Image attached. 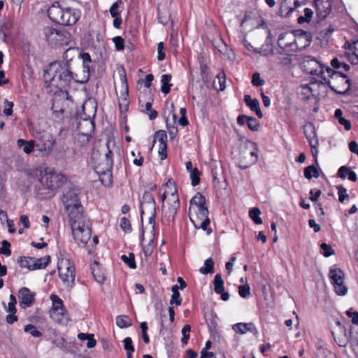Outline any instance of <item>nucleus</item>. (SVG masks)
Wrapping results in <instances>:
<instances>
[{
    "label": "nucleus",
    "mask_w": 358,
    "mask_h": 358,
    "mask_svg": "<svg viewBox=\"0 0 358 358\" xmlns=\"http://www.w3.org/2000/svg\"><path fill=\"white\" fill-rule=\"evenodd\" d=\"M180 206V199L174 200L172 203H171L168 208V209L164 213V217L169 222H174L175 217L177 214L178 210L179 209Z\"/></svg>",
    "instance_id": "obj_21"
},
{
    "label": "nucleus",
    "mask_w": 358,
    "mask_h": 358,
    "mask_svg": "<svg viewBox=\"0 0 358 358\" xmlns=\"http://www.w3.org/2000/svg\"><path fill=\"white\" fill-rule=\"evenodd\" d=\"M338 189V200L341 202H344L345 200H349V195L347 194V190L343 186H337Z\"/></svg>",
    "instance_id": "obj_64"
},
{
    "label": "nucleus",
    "mask_w": 358,
    "mask_h": 358,
    "mask_svg": "<svg viewBox=\"0 0 358 358\" xmlns=\"http://www.w3.org/2000/svg\"><path fill=\"white\" fill-rule=\"evenodd\" d=\"M80 16L81 12L79 9L64 7L60 24L63 26L73 25L78 21Z\"/></svg>",
    "instance_id": "obj_11"
},
{
    "label": "nucleus",
    "mask_w": 358,
    "mask_h": 358,
    "mask_svg": "<svg viewBox=\"0 0 358 358\" xmlns=\"http://www.w3.org/2000/svg\"><path fill=\"white\" fill-rule=\"evenodd\" d=\"M189 174H190L192 185L193 187L198 185L201 181V180H200L201 172L199 171L198 168H196V167L194 168V170H192L191 172H189Z\"/></svg>",
    "instance_id": "obj_46"
},
{
    "label": "nucleus",
    "mask_w": 358,
    "mask_h": 358,
    "mask_svg": "<svg viewBox=\"0 0 358 358\" xmlns=\"http://www.w3.org/2000/svg\"><path fill=\"white\" fill-rule=\"evenodd\" d=\"M110 142L109 141L106 143V147H107V152L105 154V169H106V173L104 175L107 176L108 180H101L102 184L105 185L106 187H110L113 185V175H112V170L113 168L114 162L113 159V152L109 148Z\"/></svg>",
    "instance_id": "obj_10"
},
{
    "label": "nucleus",
    "mask_w": 358,
    "mask_h": 358,
    "mask_svg": "<svg viewBox=\"0 0 358 358\" xmlns=\"http://www.w3.org/2000/svg\"><path fill=\"white\" fill-rule=\"evenodd\" d=\"M52 307L50 310V317L59 324H66L69 320V313L61 298L56 294H51Z\"/></svg>",
    "instance_id": "obj_4"
},
{
    "label": "nucleus",
    "mask_w": 358,
    "mask_h": 358,
    "mask_svg": "<svg viewBox=\"0 0 358 358\" xmlns=\"http://www.w3.org/2000/svg\"><path fill=\"white\" fill-rule=\"evenodd\" d=\"M68 266L66 268V272L65 273H62L61 272V268L59 266H57L59 275V278L64 282H67L69 285L70 288H73L75 285V277H76V271L73 265H71L69 260H68Z\"/></svg>",
    "instance_id": "obj_17"
},
{
    "label": "nucleus",
    "mask_w": 358,
    "mask_h": 358,
    "mask_svg": "<svg viewBox=\"0 0 358 358\" xmlns=\"http://www.w3.org/2000/svg\"><path fill=\"white\" fill-rule=\"evenodd\" d=\"M115 43V48L117 51H122L124 49V40L122 36H115L113 38Z\"/></svg>",
    "instance_id": "obj_62"
},
{
    "label": "nucleus",
    "mask_w": 358,
    "mask_h": 358,
    "mask_svg": "<svg viewBox=\"0 0 358 358\" xmlns=\"http://www.w3.org/2000/svg\"><path fill=\"white\" fill-rule=\"evenodd\" d=\"M295 10V8H292L288 6L287 0H285L280 6L277 15L282 17H288L291 13Z\"/></svg>",
    "instance_id": "obj_30"
},
{
    "label": "nucleus",
    "mask_w": 358,
    "mask_h": 358,
    "mask_svg": "<svg viewBox=\"0 0 358 358\" xmlns=\"http://www.w3.org/2000/svg\"><path fill=\"white\" fill-rule=\"evenodd\" d=\"M320 248L322 251V255L326 257H328L335 253L332 247L326 243H322L320 245Z\"/></svg>",
    "instance_id": "obj_61"
},
{
    "label": "nucleus",
    "mask_w": 358,
    "mask_h": 358,
    "mask_svg": "<svg viewBox=\"0 0 358 358\" xmlns=\"http://www.w3.org/2000/svg\"><path fill=\"white\" fill-rule=\"evenodd\" d=\"M191 331V326L189 324H185L182 329V338L181 343L182 345H187L189 339V332Z\"/></svg>",
    "instance_id": "obj_55"
},
{
    "label": "nucleus",
    "mask_w": 358,
    "mask_h": 358,
    "mask_svg": "<svg viewBox=\"0 0 358 358\" xmlns=\"http://www.w3.org/2000/svg\"><path fill=\"white\" fill-rule=\"evenodd\" d=\"M291 33L297 38L296 41L299 43L301 42V39L305 40V44L302 45V49H306L310 45L313 38L310 32L299 29L291 30Z\"/></svg>",
    "instance_id": "obj_19"
},
{
    "label": "nucleus",
    "mask_w": 358,
    "mask_h": 358,
    "mask_svg": "<svg viewBox=\"0 0 358 358\" xmlns=\"http://www.w3.org/2000/svg\"><path fill=\"white\" fill-rule=\"evenodd\" d=\"M334 31V28L332 25H329L328 28L320 31L317 36V39L320 40L322 43V45L326 46L329 45V38Z\"/></svg>",
    "instance_id": "obj_23"
},
{
    "label": "nucleus",
    "mask_w": 358,
    "mask_h": 358,
    "mask_svg": "<svg viewBox=\"0 0 358 358\" xmlns=\"http://www.w3.org/2000/svg\"><path fill=\"white\" fill-rule=\"evenodd\" d=\"M120 227L125 233H131L132 227L130 221L125 217L120 220Z\"/></svg>",
    "instance_id": "obj_60"
},
{
    "label": "nucleus",
    "mask_w": 358,
    "mask_h": 358,
    "mask_svg": "<svg viewBox=\"0 0 358 358\" xmlns=\"http://www.w3.org/2000/svg\"><path fill=\"white\" fill-rule=\"evenodd\" d=\"M171 15L169 13V11L164 10V11L162 10L159 8L157 9V19L158 22L161 23L164 25H166L169 19H170Z\"/></svg>",
    "instance_id": "obj_43"
},
{
    "label": "nucleus",
    "mask_w": 358,
    "mask_h": 358,
    "mask_svg": "<svg viewBox=\"0 0 358 358\" xmlns=\"http://www.w3.org/2000/svg\"><path fill=\"white\" fill-rule=\"evenodd\" d=\"M251 83L253 86L260 87L265 84V81L261 78L259 73L255 72L252 76Z\"/></svg>",
    "instance_id": "obj_58"
},
{
    "label": "nucleus",
    "mask_w": 358,
    "mask_h": 358,
    "mask_svg": "<svg viewBox=\"0 0 358 358\" xmlns=\"http://www.w3.org/2000/svg\"><path fill=\"white\" fill-rule=\"evenodd\" d=\"M37 138L39 142L36 144V150L44 152L46 155L49 154L55 143L53 136L49 132L43 131L38 134Z\"/></svg>",
    "instance_id": "obj_8"
},
{
    "label": "nucleus",
    "mask_w": 358,
    "mask_h": 358,
    "mask_svg": "<svg viewBox=\"0 0 358 358\" xmlns=\"http://www.w3.org/2000/svg\"><path fill=\"white\" fill-rule=\"evenodd\" d=\"M343 112L341 109L337 108V120L338 122L344 126L345 129L348 131L351 128V123L348 120L345 119L342 117Z\"/></svg>",
    "instance_id": "obj_48"
},
{
    "label": "nucleus",
    "mask_w": 358,
    "mask_h": 358,
    "mask_svg": "<svg viewBox=\"0 0 358 358\" xmlns=\"http://www.w3.org/2000/svg\"><path fill=\"white\" fill-rule=\"evenodd\" d=\"M316 13L319 20H323L331 11V2L329 0H315Z\"/></svg>",
    "instance_id": "obj_16"
},
{
    "label": "nucleus",
    "mask_w": 358,
    "mask_h": 358,
    "mask_svg": "<svg viewBox=\"0 0 358 358\" xmlns=\"http://www.w3.org/2000/svg\"><path fill=\"white\" fill-rule=\"evenodd\" d=\"M303 132L311 148L312 155L315 158V164L318 166L317 159L318 140L314 124L312 122L306 123L303 127Z\"/></svg>",
    "instance_id": "obj_6"
},
{
    "label": "nucleus",
    "mask_w": 358,
    "mask_h": 358,
    "mask_svg": "<svg viewBox=\"0 0 358 358\" xmlns=\"http://www.w3.org/2000/svg\"><path fill=\"white\" fill-rule=\"evenodd\" d=\"M244 101L252 111L257 109L259 106V101L257 99H252L251 96L248 94L244 96Z\"/></svg>",
    "instance_id": "obj_41"
},
{
    "label": "nucleus",
    "mask_w": 358,
    "mask_h": 358,
    "mask_svg": "<svg viewBox=\"0 0 358 358\" xmlns=\"http://www.w3.org/2000/svg\"><path fill=\"white\" fill-rule=\"evenodd\" d=\"M122 84L125 85V93L123 94L124 98L122 100V103H119L120 110L121 112L127 111L129 108V101L128 100L129 96V87L127 84V80L126 75L124 74L123 78H121Z\"/></svg>",
    "instance_id": "obj_24"
},
{
    "label": "nucleus",
    "mask_w": 358,
    "mask_h": 358,
    "mask_svg": "<svg viewBox=\"0 0 358 358\" xmlns=\"http://www.w3.org/2000/svg\"><path fill=\"white\" fill-rule=\"evenodd\" d=\"M81 192V189L76 186L69 188L63 194L62 202L64 207L71 206L74 205L76 203H81L79 199V195Z\"/></svg>",
    "instance_id": "obj_13"
},
{
    "label": "nucleus",
    "mask_w": 358,
    "mask_h": 358,
    "mask_svg": "<svg viewBox=\"0 0 358 358\" xmlns=\"http://www.w3.org/2000/svg\"><path fill=\"white\" fill-rule=\"evenodd\" d=\"M51 66L50 63L48 64V66L46 67V69L44 70L43 72V79L45 82V83H49L50 85H52L53 86H55V82L57 80L56 76H55V71L51 70L50 71Z\"/></svg>",
    "instance_id": "obj_28"
},
{
    "label": "nucleus",
    "mask_w": 358,
    "mask_h": 358,
    "mask_svg": "<svg viewBox=\"0 0 358 358\" xmlns=\"http://www.w3.org/2000/svg\"><path fill=\"white\" fill-rule=\"evenodd\" d=\"M337 76H339L340 77H341V82L343 83L345 85H346V88L343 89V90H337L336 91V93L337 94H345L348 92V91L350 90V80L343 73L337 71Z\"/></svg>",
    "instance_id": "obj_42"
},
{
    "label": "nucleus",
    "mask_w": 358,
    "mask_h": 358,
    "mask_svg": "<svg viewBox=\"0 0 358 358\" xmlns=\"http://www.w3.org/2000/svg\"><path fill=\"white\" fill-rule=\"evenodd\" d=\"M92 138L91 134L79 132L76 137V143L80 146L87 145Z\"/></svg>",
    "instance_id": "obj_39"
},
{
    "label": "nucleus",
    "mask_w": 358,
    "mask_h": 358,
    "mask_svg": "<svg viewBox=\"0 0 358 358\" xmlns=\"http://www.w3.org/2000/svg\"><path fill=\"white\" fill-rule=\"evenodd\" d=\"M316 83H310L306 85H301V88L303 90L302 94L306 95V99H309L310 96H315L316 94L315 93V90L314 87L317 86Z\"/></svg>",
    "instance_id": "obj_33"
},
{
    "label": "nucleus",
    "mask_w": 358,
    "mask_h": 358,
    "mask_svg": "<svg viewBox=\"0 0 358 358\" xmlns=\"http://www.w3.org/2000/svg\"><path fill=\"white\" fill-rule=\"evenodd\" d=\"M124 344V350L127 352V353L132 354L134 352L135 348L133 345L132 339L130 337H126L123 340Z\"/></svg>",
    "instance_id": "obj_57"
},
{
    "label": "nucleus",
    "mask_w": 358,
    "mask_h": 358,
    "mask_svg": "<svg viewBox=\"0 0 358 358\" xmlns=\"http://www.w3.org/2000/svg\"><path fill=\"white\" fill-rule=\"evenodd\" d=\"M345 55L352 64H358V40L354 41L352 44L346 41L343 45Z\"/></svg>",
    "instance_id": "obj_15"
},
{
    "label": "nucleus",
    "mask_w": 358,
    "mask_h": 358,
    "mask_svg": "<svg viewBox=\"0 0 358 358\" xmlns=\"http://www.w3.org/2000/svg\"><path fill=\"white\" fill-rule=\"evenodd\" d=\"M24 330L25 332L29 333L34 337L38 338L42 336V333L40 331H38L34 325L31 324L25 325Z\"/></svg>",
    "instance_id": "obj_50"
},
{
    "label": "nucleus",
    "mask_w": 358,
    "mask_h": 358,
    "mask_svg": "<svg viewBox=\"0 0 358 358\" xmlns=\"http://www.w3.org/2000/svg\"><path fill=\"white\" fill-rule=\"evenodd\" d=\"M171 74H163L162 76V86H161V91L164 94H167L171 91V87L172 86V84L170 83V81L171 80Z\"/></svg>",
    "instance_id": "obj_27"
},
{
    "label": "nucleus",
    "mask_w": 358,
    "mask_h": 358,
    "mask_svg": "<svg viewBox=\"0 0 358 358\" xmlns=\"http://www.w3.org/2000/svg\"><path fill=\"white\" fill-rule=\"evenodd\" d=\"M213 284L214 292L216 294L221 293L224 290V282L223 279L222 278L221 274L217 273L215 275Z\"/></svg>",
    "instance_id": "obj_31"
},
{
    "label": "nucleus",
    "mask_w": 358,
    "mask_h": 358,
    "mask_svg": "<svg viewBox=\"0 0 358 358\" xmlns=\"http://www.w3.org/2000/svg\"><path fill=\"white\" fill-rule=\"evenodd\" d=\"M301 66L303 69V71L310 75H317L320 76L321 78L329 85H330V81L328 80L327 81V78L325 76H323V66L322 64H320L315 58L312 56H306L303 58V62L301 63ZM331 90L336 92V88L334 86L329 85Z\"/></svg>",
    "instance_id": "obj_5"
},
{
    "label": "nucleus",
    "mask_w": 358,
    "mask_h": 358,
    "mask_svg": "<svg viewBox=\"0 0 358 358\" xmlns=\"http://www.w3.org/2000/svg\"><path fill=\"white\" fill-rule=\"evenodd\" d=\"M247 125L249 129L252 131H258L260 126L259 122L257 120V118L252 116H248Z\"/></svg>",
    "instance_id": "obj_49"
},
{
    "label": "nucleus",
    "mask_w": 358,
    "mask_h": 358,
    "mask_svg": "<svg viewBox=\"0 0 358 358\" xmlns=\"http://www.w3.org/2000/svg\"><path fill=\"white\" fill-rule=\"evenodd\" d=\"M143 206L148 210H157L156 202L154 198V196L150 192L145 191L142 199L140 203V214H141V222H143V216L144 215Z\"/></svg>",
    "instance_id": "obj_14"
},
{
    "label": "nucleus",
    "mask_w": 358,
    "mask_h": 358,
    "mask_svg": "<svg viewBox=\"0 0 358 358\" xmlns=\"http://www.w3.org/2000/svg\"><path fill=\"white\" fill-rule=\"evenodd\" d=\"M10 246L9 241L3 240L1 241V247L0 248V255H3L7 257L10 256L12 253Z\"/></svg>",
    "instance_id": "obj_53"
},
{
    "label": "nucleus",
    "mask_w": 358,
    "mask_h": 358,
    "mask_svg": "<svg viewBox=\"0 0 358 358\" xmlns=\"http://www.w3.org/2000/svg\"><path fill=\"white\" fill-rule=\"evenodd\" d=\"M29 257H30L20 256L17 260V262L20 267L27 268L29 271H32L31 264H29Z\"/></svg>",
    "instance_id": "obj_56"
},
{
    "label": "nucleus",
    "mask_w": 358,
    "mask_h": 358,
    "mask_svg": "<svg viewBox=\"0 0 358 358\" xmlns=\"http://www.w3.org/2000/svg\"><path fill=\"white\" fill-rule=\"evenodd\" d=\"M191 205H195L199 208H206V199L200 192H197L190 200Z\"/></svg>",
    "instance_id": "obj_29"
},
{
    "label": "nucleus",
    "mask_w": 358,
    "mask_h": 358,
    "mask_svg": "<svg viewBox=\"0 0 358 358\" xmlns=\"http://www.w3.org/2000/svg\"><path fill=\"white\" fill-rule=\"evenodd\" d=\"M238 294L242 298H246L250 294V287L248 284L238 287Z\"/></svg>",
    "instance_id": "obj_63"
},
{
    "label": "nucleus",
    "mask_w": 358,
    "mask_h": 358,
    "mask_svg": "<svg viewBox=\"0 0 358 358\" xmlns=\"http://www.w3.org/2000/svg\"><path fill=\"white\" fill-rule=\"evenodd\" d=\"M17 145L19 148H22L23 151L26 154H30L36 148V144L34 141H27L22 138H20L17 141Z\"/></svg>",
    "instance_id": "obj_25"
},
{
    "label": "nucleus",
    "mask_w": 358,
    "mask_h": 358,
    "mask_svg": "<svg viewBox=\"0 0 358 358\" xmlns=\"http://www.w3.org/2000/svg\"><path fill=\"white\" fill-rule=\"evenodd\" d=\"M43 34L46 41L51 45H67L71 38V34L66 29H55L51 27H45Z\"/></svg>",
    "instance_id": "obj_3"
},
{
    "label": "nucleus",
    "mask_w": 358,
    "mask_h": 358,
    "mask_svg": "<svg viewBox=\"0 0 358 358\" xmlns=\"http://www.w3.org/2000/svg\"><path fill=\"white\" fill-rule=\"evenodd\" d=\"M35 296L36 294L31 292L29 288L25 287L20 288L18 292V297L21 308L24 309L32 306L36 302Z\"/></svg>",
    "instance_id": "obj_12"
},
{
    "label": "nucleus",
    "mask_w": 358,
    "mask_h": 358,
    "mask_svg": "<svg viewBox=\"0 0 358 358\" xmlns=\"http://www.w3.org/2000/svg\"><path fill=\"white\" fill-rule=\"evenodd\" d=\"M65 209L68 213L71 229L77 227L79 224H82L84 223V222L82 221L83 218V207L81 203H76L73 206L65 207Z\"/></svg>",
    "instance_id": "obj_7"
},
{
    "label": "nucleus",
    "mask_w": 358,
    "mask_h": 358,
    "mask_svg": "<svg viewBox=\"0 0 358 358\" xmlns=\"http://www.w3.org/2000/svg\"><path fill=\"white\" fill-rule=\"evenodd\" d=\"M260 214L261 211L257 207H254L249 210V216L251 218V220L254 222V223L256 224H262V220L259 216Z\"/></svg>",
    "instance_id": "obj_40"
},
{
    "label": "nucleus",
    "mask_w": 358,
    "mask_h": 358,
    "mask_svg": "<svg viewBox=\"0 0 358 358\" xmlns=\"http://www.w3.org/2000/svg\"><path fill=\"white\" fill-rule=\"evenodd\" d=\"M166 129H168L171 139H174L176 137L178 132L177 127H176L174 124H171L169 122L168 118L166 119Z\"/></svg>",
    "instance_id": "obj_59"
},
{
    "label": "nucleus",
    "mask_w": 358,
    "mask_h": 358,
    "mask_svg": "<svg viewBox=\"0 0 358 358\" xmlns=\"http://www.w3.org/2000/svg\"><path fill=\"white\" fill-rule=\"evenodd\" d=\"M67 51L64 55V59L66 60L54 61L50 62V69L55 71V76L57 80L55 87L59 89L69 87L72 80L78 83V75L72 71L71 63L72 59H67Z\"/></svg>",
    "instance_id": "obj_2"
},
{
    "label": "nucleus",
    "mask_w": 358,
    "mask_h": 358,
    "mask_svg": "<svg viewBox=\"0 0 358 358\" xmlns=\"http://www.w3.org/2000/svg\"><path fill=\"white\" fill-rule=\"evenodd\" d=\"M249 326H252V322H249V323L240 322V323L234 324L232 327V329L237 334H245V327H249Z\"/></svg>",
    "instance_id": "obj_54"
},
{
    "label": "nucleus",
    "mask_w": 358,
    "mask_h": 358,
    "mask_svg": "<svg viewBox=\"0 0 358 358\" xmlns=\"http://www.w3.org/2000/svg\"><path fill=\"white\" fill-rule=\"evenodd\" d=\"M199 272L206 275L214 272V262L211 257H209L204 262V266L199 268Z\"/></svg>",
    "instance_id": "obj_35"
},
{
    "label": "nucleus",
    "mask_w": 358,
    "mask_h": 358,
    "mask_svg": "<svg viewBox=\"0 0 358 358\" xmlns=\"http://www.w3.org/2000/svg\"><path fill=\"white\" fill-rule=\"evenodd\" d=\"M269 40H266L264 43L262 45L261 50L262 51V55L266 57L270 53L273 54V44L272 42H269Z\"/></svg>",
    "instance_id": "obj_51"
},
{
    "label": "nucleus",
    "mask_w": 358,
    "mask_h": 358,
    "mask_svg": "<svg viewBox=\"0 0 358 358\" xmlns=\"http://www.w3.org/2000/svg\"><path fill=\"white\" fill-rule=\"evenodd\" d=\"M73 239L78 245L85 246L91 238L92 229L90 227H85V224L78 225L77 227L71 229Z\"/></svg>",
    "instance_id": "obj_9"
},
{
    "label": "nucleus",
    "mask_w": 358,
    "mask_h": 358,
    "mask_svg": "<svg viewBox=\"0 0 358 358\" xmlns=\"http://www.w3.org/2000/svg\"><path fill=\"white\" fill-rule=\"evenodd\" d=\"M66 181V178L51 168H46L39 179V184L35 185L36 196L40 200L50 199L54 191L60 187Z\"/></svg>",
    "instance_id": "obj_1"
},
{
    "label": "nucleus",
    "mask_w": 358,
    "mask_h": 358,
    "mask_svg": "<svg viewBox=\"0 0 358 358\" xmlns=\"http://www.w3.org/2000/svg\"><path fill=\"white\" fill-rule=\"evenodd\" d=\"M190 220L196 229H202L203 231H206L207 234H208V235L212 233V231H213L212 229L210 227H208L210 223V218L205 219L204 220L201 221V223H196L195 221H194L191 218H190Z\"/></svg>",
    "instance_id": "obj_38"
},
{
    "label": "nucleus",
    "mask_w": 358,
    "mask_h": 358,
    "mask_svg": "<svg viewBox=\"0 0 358 358\" xmlns=\"http://www.w3.org/2000/svg\"><path fill=\"white\" fill-rule=\"evenodd\" d=\"M255 164V158L249 159V157L247 155L241 156L238 161V167L242 170H245L250 168Z\"/></svg>",
    "instance_id": "obj_32"
},
{
    "label": "nucleus",
    "mask_w": 358,
    "mask_h": 358,
    "mask_svg": "<svg viewBox=\"0 0 358 358\" xmlns=\"http://www.w3.org/2000/svg\"><path fill=\"white\" fill-rule=\"evenodd\" d=\"M64 7H62L59 2L56 1L48 10V16L50 20L60 24Z\"/></svg>",
    "instance_id": "obj_18"
},
{
    "label": "nucleus",
    "mask_w": 358,
    "mask_h": 358,
    "mask_svg": "<svg viewBox=\"0 0 358 358\" xmlns=\"http://www.w3.org/2000/svg\"><path fill=\"white\" fill-rule=\"evenodd\" d=\"M83 75L82 76V78L80 80L78 79V83H86L89 81L90 78V71L91 68L90 66V64H83Z\"/></svg>",
    "instance_id": "obj_47"
},
{
    "label": "nucleus",
    "mask_w": 358,
    "mask_h": 358,
    "mask_svg": "<svg viewBox=\"0 0 358 358\" xmlns=\"http://www.w3.org/2000/svg\"><path fill=\"white\" fill-rule=\"evenodd\" d=\"M29 259L33 262V264H31L32 271L45 268L51 262L50 255L41 258L29 257Z\"/></svg>",
    "instance_id": "obj_22"
},
{
    "label": "nucleus",
    "mask_w": 358,
    "mask_h": 358,
    "mask_svg": "<svg viewBox=\"0 0 358 358\" xmlns=\"http://www.w3.org/2000/svg\"><path fill=\"white\" fill-rule=\"evenodd\" d=\"M155 138H157L159 146L167 145V134L164 130H158L155 133Z\"/></svg>",
    "instance_id": "obj_45"
},
{
    "label": "nucleus",
    "mask_w": 358,
    "mask_h": 358,
    "mask_svg": "<svg viewBox=\"0 0 358 358\" xmlns=\"http://www.w3.org/2000/svg\"><path fill=\"white\" fill-rule=\"evenodd\" d=\"M120 259L127 265L129 268L135 269L136 268V263L135 260V255L132 252L129 254V256L126 255H122L120 257Z\"/></svg>",
    "instance_id": "obj_37"
},
{
    "label": "nucleus",
    "mask_w": 358,
    "mask_h": 358,
    "mask_svg": "<svg viewBox=\"0 0 358 358\" xmlns=\"http://www.w3.org/2000/svg\"><path fill=\"white\" fill-rule=\"evenodd\" d=\"M320 168L315 165L308 166L303 170L304 176L308 180H310L312 178H317L320 176Z\"/></svg>",
    "instance_id": "obj_26"
},
{
    "label": "nucleus",
    "mask_w": 358,
    "mask_h": 358,
    "mask_svg": "<svg viewBox=\"0 0 358 358\" xmlns=\"http://www.w3.org/2000/svg\"><path fill=\"white\" fill-rule=\"evenodd\" d=\"M91 269L95 280L100 284H103L106 279L105 273L99 268L95 269L94 267H91Z\"/></svg>",
    "instance_id": "obj_44"
},
{
    "label": "nucleus",
    "mask_w": 358,
    "mask_h": 358,
    "mask_svg": "<svg viewBox=\"0 0 358 358\" xmlns=\"http://www.w3.org/2000/svg\"><path fill=\"white\" fill-rule=\"evenodd\" d=\"M127 1V0H117L112 4L109 10L111 17H118V15H120V11L119 9L120 8H122V10L124 9L122 6L124 2Z\"/></svg>",
    "instance_id": "obj_36"
},
{
    "label": "nucleus",
    "mask_w": 358,
    "mask_h": 358,
    "mask_svg": "<svg viewBox=\"0 0 358 358\" xmlns=\"http://www.w3.org/2000/svg\"><path fill=\"white\" fill-rule=\"evenodd\" d=\"M116 324L121 329L131 326V320L128 315H117L115 318Z\"/></svg>",
    "instance_id": "obj_34"
},
{
    "label": "nucleus",
    "mask_w": 358,
    "mask_h": 358,
    "mask_svg": "<svg viewBox=\"0 0 358 358\" xmlns=\"http://www.w3.org/2000/svg\"><path fill=\"white\" fill-rule=\"evenodd\" d=\"M348 292V282L345 279L344 273L337 268V295L345 296Z\"/></svg>",
    "instance_id": "obj_20"
},
{
    "label": "nucleus",
    "mask_w": 358,
    "mask_h": 358,
    "mask_svg": "<svg viewBox=\"0 0 358 358\" xmlns=\"http://www.w3.org/2000/svg\"><path fill=\"white\" fill-rule=\"evenodd\" d=\"M298 43V41H294L293 42L286 43L285 45V48L287 51H292L295 52H299L304 50L305 49H302V45H299Z\"/></svg>",
    "instance_id": "obj_52"
}]
</instances>
